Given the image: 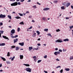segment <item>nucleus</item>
Instances as JSON below:
<instances>
[{"label":"nucleus","instance_id":"9","mask_svg":"<svg viewBox=\"0 0 73 73\" xmlns=\"http://www.w3.org/2000/svg\"><path fill=\"white\" fill-rule=\"evenodd\" d=\"M49 8H44L43 9V11H48V10H49Z\"/></svg>","mask_w":73,"mask_h":73},{"label":"nucleus","instance_id":"24","mask_svg":"<svg viewBox=\"0 0 73 73\" xmlns=\"http://www.w3.org/2000/svg\"><path fill=\"white\" fill-rule=\"evenodd\" d=\"M61 9H62V10H64V9H65V7H64V6H62L61 7Z\"/></svg>","mask_w":73,"mask_h":73},{"label":"nucleus","instance_id":"29","mask_svg":"<svg viewBox=\"0 0 73 73\" xmlns=\"http://www.w3.org/2000/svg\"><path fill=\"white\" fill-rule=\"evenodd\" d=\"M42 19L43 20H44L45 21V20H46V18L45 17H44L42 18Z\"/></svg>","mask_w":73,"mask_h":73},{"label":"nucleus","instance_id":"35","mask_svg":"<svg viewBox=\"0 0 73 73\" xmlns=\"http://www.w3.org/2000/svg\"><path fill=\"white\" fill-rule=\"evenodd\" d=\"M15 56H14L13 58H11V61H13V60H14V58H15Z\"/></svg>","mask_w":73,"mask_h":73},{"label":"nucleus","instance_id":"1","mask_svg":"<svg viewBox=\"0 0 73 73\" xmlns=\"http://www.w3.org/2000/svg\"><path fill=\"white\" fill-rule=\"evenodd\" d=\"M21 5V3L20 2H18L17 3V2H16L11 4V6H16L17 5Z\"/></svg>","mask_w":73,"mask_h":73},{"label":"nucleus","instance_id":"23","mask_svg":"<svg viewBox=\"0 0 73 73\" xmlns=\"http://www.w3.org/2000/svg\"><path fill=\"white\" fill-rule=\"evenodd\" d=\"M7 17L10 19H12V18H11V16L10 15H8Z\"/></svg>","mask_w":73,"mask_h":73},{"label":"nucleus","instance_id":"38","mask_svg":"<svg viewBox=\"0 0 73 73\" xmlns=\"http://www.w3.org/2000/svg\"><path fill=\"white\" fill-rule=\"evenodd\" d=\"M47 35L48 36H50L51 37H52V35H51V34H50V33L48 34H47Z\"/></svg>","mask_w":73,"mask_h":73},{"label":"nucleus","instance_id":"5","mask_svg":"<svg viewBox=\"0 0 73 73\" xmlns=\"http://www.w3.org/2000/svg\"><path fill=\"white\" fill-rule=\"evenodd\" d=\"M2 37L3 38H5V39H7L8 40H9V39L8 38V37H7L6 36H4V35L2 36Z\"/></svg>","mask_w":73,"mask_h":73},{"label":"nucleus","instance_id":"49","mask_svg":"<svg viewBox=\"0 0 73 73\" xmlns=\"http://www.w3.org/2000/svg\"><path fill=\"white\" fill-rule=\"evenodd\" d=\"M60 52H59L58 51L57 52V54H60Z\"/></svg>","mask_w":73,"mask_h":73},{"label":"nucleus","instance_id":"58","mask_svg":"<svg viewBox=\"0 0 73 73\" xmlns=\"http://www.w3.org/2000/svg\"><path fill=\"white\" fill-rule=\"evenodd\" d=\"M37 4L39 5H41V4L40 3H39L38 2H37Z\"/></svg>","mask_w":73,"mask_h":73},{"label":"nucleus","instance_id":"18","mask_svg":"<svg viewBox=\"0 0 73 73\" xmlns=\"http://www.w3.org/2000/svg\"><path fill=\"white\" fill-rule=\"evenodd\" d=\"M15 19H21V17H19V16H17L15 17Z\"/></svg>","mask_w":73,"mask_h":73},{"label":"nucleus","instance_id":"16","mask_svg":"<svg viewBox=\"0 0 73 73\" xmlns=\"http://www.w3.org/2000/svg\"><path fill=\"white\" fill-rule=\"evenodd\" d=\"M24 65H25L26 66H29L30 65L28 64H23Z\"/></svg>","mask_w":73,"mask_h":73},{"label":"nucleus","instance_id":"3","mask_svg":"<svg viewBox=\"0 0 73 73\" xmlns=\"http://www.w3.org/2000/svg\"><path fill=\"white\" fill-rule=\"evenodd\" d=\"M63 41L62 40V39H58L55 41V42H62Z\"/></svg>","mask_w":73,"mask_h":73},{"label":"nucleus","instance_id":"47","mask_svg":"<svg viewBox=\"0 0 73 73\" xmlns=\"http://www.w3.org/2000/svg\"><path fill=\"white\" fill-rule=\"evenodd\" d=\"M29 13V12L28 11H26V14H27V13Z\"/></svg>","mask_w":73,"mask_h":73},{"label":"nucleus","instance_id":"59","mask_svg":"<svg viewBox=\"0 0 73 73\" xmlns=\"http://www.w3.org/2000/svg\"><path fill=\"white\" fill-rule=\"evenodd\" d=\"M44 72L45 73H48V72L45 70L44 71Z\"/></svg>","mask_w":73,"mask_h":73},{"label":"nucleus","instance_id":"14","mask_svg":"<svg viewBox=\"0 0 73 73\" xmlns=\"http://www.w3.org/2000/svg\"><path fill=\"white\" fill-rule=\"evenodd\" d=\"M5 45V43H2L0 44V46H4Z\"/></svg>","mask_w":73,"mask_h":73},{"label":"nucleus","instance_id":"34","mask_svg":"<svg viewBox=\"0 0 73 73\" xmlns=\"http://www.w3.org/2000/svg\"><path fill=\"white\" fill-rule=\"evenodd\" d=\"M41 60H39L38 61L37 63H40V62H41Z\"/></svg>","mask_w":73,"mask_h":73},{"label":"nucleus","instance_id":"25","mask_svg":"<svg viewBox=\"0 0 73 73\" xmlns=\"http://www.w3.org/2000/svg\"><path fill=\"white\" fill-rule=\"evenodd\" d=\"M0 32L1 33V34H3V33H4V31L0 30Z\"/></svg>","mask_w":73,"mask_h":73},{"label":"nucleus","instance_id":"27","mask_svg":"<svg viewBox=\"0 0 73 73\" xmlns=\"http://www.w3.org/2000/svg\"><path fill=\"white\" fill-rule=\"evenodd\" d=\"M29 50L30 51V50H32V49H33V47H29Z\"/></svg>","mask_w":73,"mask_h":73},{"label":"nucleus","instance_id":"37","mask_svg":"<svg viewBox=\"0 0 73 73\" xmlns=\"http://www.w3.org/2000/svg\"><path fill=\"white\" fill-rule=\"evenodd\" d=\"M56 31L57 32H60V29H58L57 30H56Z\"/></svg>","mask_w":73,"mask_h":73},{"label":"nucleus","instance_id":"21","mask_svg":"<svg viewBox=\"0 0 73 73\" xmlns=\"http://www.w3.org/2000/svg\"><path fill=\"white\" fill-rule=\"evenodd\" d=\"M44 31H45L46 32H48V29H44Z\"/></svg>","mask_w":73,"mask_h":73},{"label":"nucleus","instance_id":"46","mask_svg":"<svg viewBox=\"0 0 73 73\" xmlns=\"http://www.w3.org/2000/svg\"><path fill=\"white\" fill-rule=\"evenodd\" d=\"M18 37V35H16L14 36V38H16Z\"/></svg>","mask_w":73,"mask_h":73},{"label":"nucleus","instance_id":"63","mask_svg":"<svg viewBox=\"0 0 73 73\" xmlns=\"http://www.w3.org/2000/svg\"><path fill=\"white\" fill-rule=\"evenodd\" d=\"M66 50H65L64 49H63V52H65V51Z\"/></svg>","mask_w":73,"mask_h":73},{"label":"nucleus","instance_id":"36","mask_svg":"<svg viewBox=\"0 0 73 73\" xmlns=\"http://www.w3.org/2000/svg\"><path fill=\"white\" fill-rule=\"evenodd\" d=\"M18 14L20 15L21 16H23V15L21 13H18Z\"/></svg>","mask_w":73,"mask_h":73},{"label":"nucleus","instance_id":"22","mask_svg":"<svg viewBox=\"0 0 73 73\" xmlns=\"http://www.w3.org/2000/svg\"><path fill=\"white\" fill-rule=\"evenodd\" d=\"M11 49H13V48H16V46H11Z\"/></svg>","mask_w":73,"mask_h":73},{"label":"nucleus","instance_id":"52","mask_svg":"<svg viewBox=\"0 0 73 73\" xmlns=\"http://www.w3.org/2000/svg\"><path fill=\"white\" fill-rule=\"evenodd\" d=\"M37 45H38V46H41V44H40V43H38L37 44Z\"/></svg>","mask_w":73,"mask_h":73},{"label":"nucleus","instance_id":"42","mask_svg":"<svg viewBox=\"0 0 73 73\" xmlns=\"http://www.w3.org/2000/svg\"><path fill=\"white\" fill-rule=\"evenodd\" d=\"M47 58V55H46L44 57V58Z\"/></svg>","mask_w":73,"mask_h":73},{"label":"nucleus","instance_id":"26","mask_svg":"<svg viewBox=\"0 0 73 73\" xmlns=\"http://www.w3.org/2000/svg\"><path fill=\"white\" fill-rule=\"evenodd\" d=\"M54 54H55V56H57V55L58 54H57V52H54Z\"/></svg>","mask_w":73,"mask_h":73},{"label":"nucleus","instance_id":"6","mask_svg":"<svg viewBox=\"0 0 73 73\" xmlns=\"http://www.w3.org/2000/svg\"><path fill=\"white\" fill-rule=\"evenodd\" d=\"M24 42H22V43H19V44L20 45H21V46H24Z\"/></svg>","mask_w":73,"mask_h":73},{"label":"nucleus","instance_id":"57","mask_svg":"<svg viewBox=\"0 0 73 73\" xmlns=\"http://www.w3.org/2000/svg\"><path fill=\"white\" fill-rule=\"evenodd\" d=\"M36 58V56H34L33 57V58Z\"/></svg>","mask_w":73,"mask_h":73},{"label":"nucleus","instance_id":"19","mask_svg":"<svg viewBox=\"0 0 73 73\" xmlns=\"http://www.w3.org/2000/svg\"><path fill=\"white\" fill-rule=\"evenodd\" d=\"M6 63L7 64H11V62L8 61H6Z\"/></svg>","mask_w":73,"mask_h":73},{"label":"nucleus","instance_id":"51","mask_svg":"<svg viewBox=\"0 0 73 73\" xmlns=\"http://www.w3.org/2000/svg\"><path fill=\"white\" fill-rule=\"evenodd\" d=\"M56 61H60V60L58 59V58L56 59Z\"/></svg>","mask_w":73,"mask_h":73},{"label":"nucleus","instance_id":"62","mask_svg":"<svg viewBox=\"0 0 73 73\" xmlns=\"http://www.w3.org/2000/svg\"><path fill=\"white\" fill-rule=\"evenodd\" d=\"M2 66V64H0V68Z\"/></svg>","mask_w":73,"mask_h":73},{"label":"nucleus","instance_id":"50","mask_svg":"<svg viewBox=\"0 0 73 73\" xmlns=\"http://www.w3.org/2000/svg\"><path fill=\"white\" fill-rule=\"evenodd\" d=\"M32 26H31L28 29H32Z\"/></svg>","mask_w":73,"mask_h":73},{"label":"nucleus","instance_id":"7","mask_svg":"<svg viewBox=\"0 0 73 73\" xmlns=\"http://www.w3.org/2000/svg\"><path fill=\"white\" fill-rule=\"evenodd\" d=\"M15 32V29H12L11 31V33H13V34H14V33Z\"/></svg>","mask_w":73,"mask_h":73},{"label":"nucleus","instance_id":"39","mask_svg":"<svg viewBox=\"0 0 73 73\" xmlns=\"http://www.w3.org/2000/svg\"><path fill=\"white\" fill-rule=\"evenodd\" d=\"M58 2V1H54V3H57Z\"/></svg>","mask_w":73,"mask_h":73},{"label":"nucleus","instance_id":"54","mask_svg":"<svg viewBox=\"0 0 73 73\" xmlns=\"http://www.w3.org/2000/svg\"><path fill=\"white\" fill-rule=\"evenodd\" d=\"M12 14H16V13L15 12H12Z\"/></svg>","mask_w":73,"mask_h":73},{"label":"nucleus","instance_id":"30","mask_svg":"<svg viewBox=\"0 0 73 73\" xmlns=\"http://www.w3.org/2000/svg\"><path fill=\"white\" fill-rule=\"evenodd\" d=\"M70 60H73V56L70 57Z\"/></svg>","mask_w":73,"mask_h":73},{"label":"nucleus","instance_id":"28","mask_svg":"<svg viewBox=\"0 0 73 73\" xmlns=\"http://www.w3.org/2000/svg\"><path fill=\"white\" fill-rule=\"evenodd\" d=\"M7 56H10V54L9 53V52H8L7 53Z\"/></svg>","mask_w":73,"mask_h":73},{"label":"nucleus","instance_id":"45","mask_svg":"<svg viewBox=\"0 0 73 73\" xmlns=\"http://www.w3.org/2000/svg\"><path fill=\"white\" fill-rule=\"evenodd\" d=\"M3 25V23H0V26Z\"/></svg>","mask_w":73,"mask_h":73},{"label":"nucleus","instance_id":"4","mask_svg":"<svg viewBox=\"0 0 73 73\" xmlns=\"http://www.w3.org/2000/svg\"><path fill=\"white\" fill-rule=\"evenodd\" d=\"M5 17H6V15H3L2 14H1L0 15V18L3 19V18H5Z\"/></svg>","mask_w":73,"mask_h":73},{"label":"nucleus","instance_id":"17","mask_svg":"<svg viewBox=\"0 0 73 73\" xmlns=\"http://www.w3.org/2000/svg\"><path fill=\"white\" fill-rule=\"evenodd\" d=\"M19 24L20 25H24V22L22 21L21 23H19Z\"/></svg>","mask_w":73,"mask_h":73},{"label":"nucleus","instance_id":"20","mask_svg":"<svg viewBox=\"0 0 73 73\" xmlns=\"http://www.w3.org/2000/svg\"><path fill=\"white\" fill-rule=\"evenodd\" d=\"M65 70L66 71H69V70H70V69L69 68H66L65 69Z\"/></svg>","mask_w":73,"mask_h":73},{"label":"nucleus","instance_id":"13","mask_svg":"<svg viewBox=\"0 0 73 73\" xmlns=\"http://www.w3.org/2000/svg\"><path fill=\"white\" fill-rule=\"evenodd\" d=\"M70 5V3H67V4L66 5V7H69Z\"/></svg>","mask_w":73,"mask_h":73},{"label":"nucleus","instance_id":"40","mask_svg":"<svg viewBox=\"0 0 73 73\" xmlns=\"http://www.w3.org/2000/svg\"><path fill=\"white\" fill-rule=\"evenodd\" d=\"M20 29V28L18 27L17 29V31L19 32Z\"/></svg>","mask_w":73,"mask_h":73},{"label":"nucleus","instance_id":"53","mask_svg":"<svg viewBox=\"0 0 73 73\" xmlns=\"http://www.w3.org/2000/svg\"><path fill=\"white\" fill-rule=\"evenodd\" d=\"M69 18L68 17H66V20H68V19H69Z\"/></svg>","mask_w":73,"mask_h":73},{"label":"nucleus","instance_id":"10","mask_svg":"<svg viewBox=\"0 0 73 73\" xmlns=\"http://www.w3.org/2000/svg\"><path fill=\"white\" fill-rule=\"evenodd\" d=\"M20 59H23L24 56L23 55H20Z\"/></svg>","mask_w":73,"mask_h":73},{"label":"nucleus","instance_id":"33","mask_svg":"<svg viewBox=\"0 0 73 73\" xmlns=\"http://www.w3.org/2000/svg\"><path fill=\"white\" fill-rule=\"evenodd\" d=\"M33 8H35V9H36V8H37V7H36V5H34L33 6Z\"/></svg>","mask_w":73,"mask_h":73},{"label":"nucleus","instance_id":"31","mask_svg":"<svg viewBox=\"0 0 73 73\" xmlns=\"http://www.w3.org/2000/svg\"><path fill=\"white\" fill-rule=\"evenodd\" d=\"M36 33H35L32 36L33 37H35V36H36Z\"/></svg>","mask_w":73,"mask_h":73},{"label":"nucleus","instance_id":"56","mask_svg":"<svg viewBox=\"0 0 73 73\" xmlns=\"http://www.w3.org/2000/svg\"><path fill=\"white\" fill-rule=\"evenodd\" d=\"M59 52H62V50L61 49H60L59 50Z\"/></svg>","mask_w":73,"mask_h":73},{"label":"nucleus","instance_id":"2","mask_svg":"<svg viewBox=\"0 0 73 73\" xmlns=\"http://www.w3.org/2000/svg\"><path fill=\"white\" fill-rule=\"evenodd\" d=\"M25 70L27 71V72H31V70H32L31 69L29 68H26Z\"/></svg>","mask_w":73,"mask_h":73},{"label":"nucleus","instance_id":"8","mask_svg":"<svg viewBox=\"0 0 73 73\" xmlns=\"http://www.w3.org/2000/svg\"><path fill=\"white\" fill-rule=\"evenodd\" d=\"M17 41H18V39L17 38H16V39L14 40V44L15 43L17 42Z\"/></svg>","mask_w":73,"mask_h":73},{"label":"nucleus","instance_id":"44","mask_svg":"<svg viewBox=\"0 0 73 73\" xmlns=\"http://www.w3.org/2000/svg\"><path fill=\"white\" fill-rule=\"evenodd\" d=\"M11 36L12 38H15L14 36H13V35H11Z\"/></svg>","mask_w":73,"mask_h":73},{"label":"nucleus","instance_id":"32","mask_svg":"<svg viewBox=\"0 0 73 73\" xmlns=\"http://www.w3.org/2000/svg\"><path fill=\"white\" fill-rule=\"evenodd\" d=\"M36 32L37 33H38V35H40V32L38 31H36Z\"/></svg>","mask_w":73,"mask_h":73},{"label":"nucleus","instance_id":"41","mask_svg":"<svg viewBox=\"0 0 73 73\" xmlns=\"http://www.w3.org/2000/svg\"><path fill=\"white\" fill-rule=\"evenodd\" d=\"M62 72H63V70L61 69L60 71V72L61 73H62Z\"/></svg>","mask_w":73,"mask_h":73},{"label":"nucleus","instance_id":"61","mask_svg":"<svg viewBox=\"0 0 73 73\" xmlns=\"http://www.w3.org/2000/svg\"><path fill=\"white\" fill-rule=\"evenodd\" d=\"M40 40H41V39H40V38H39L38 39V41H40Z\"/></svg>","mask_w":73,"mask_h":73},{"label":"nucleus","instance_id":"48","mask_svg":"<svg viewBox=\"0 0 73 73\" xmlns=\"http://www.w3.org/2000/svg\"><path fill=\"white\" fill-rule=\"evenodd\" d=\"M58 68H61V66H57V67H56V69H57Z\"/></svg>","mask_w":73,"mask_h":73},{"label":"nucleus","instance_id":"64","mask_svg":"<svg viewBox=\"0 0 73 73\" xmlns=\"http://www.w3.org/2000/svg\"><path fill=\"white\" fill-rule=\"evenodd\" d=\"M55 50H58V48H55Z\"/></svg>","mask_w":73,"mask_h":73},{"label":"nucleus","instance_id":"15","mask_svg":"<svg viewBox=\"0 0 73 73\" xmlns=\"http://www.w3.org/2000/svg\"><path fill=\"white\" fill-rule=\"evenodd\" d=\"M15 48H16L15 50L17 51L18 50H19V49H20V48H19V46L16 47Z\"/></svg>","mask_w":73,"mask_h":73},{"label":"nucleus","instance_id":"55","mask_svg":"<svg viewBox=\"0 0 73 73\" xmlns=\"http://www.w3.org/2000/svg\"><path fill=\"white\" fill-rule=\"evenodd\" d=\"M32 16H31V15L29 17V18H32Z\"/></svg>","mask_w":73,"mask_h":73},{"label":"nucleus","instance_id":"12","mask_svg":"<svg viewBox=\"0 0 73 73\" xmlns=\"http://www.w3.org/2000/svg\"><path fill=\"white\" fill-rule=\"evenodd\" d=\"M1 58L2 60H3V61H6V59H5V58L2 57L1 56Z\"/></svg>","mask_w":73,"mask_h":73},{"label":"nucleus","instance_id":"43","mask_svg":"<svg viewBox=\"0 0 73 73\" xmlns=\"http://www.w3.org/2000/svg\"><path fill=\"white\" fill-rule=\"evenodd\" d=\"M73 28V25L70 27V29H72V28Z\"/></svg>","mask_w":73,"mask_h":73},{"label":"nucleus","instance_id":"60","mask_svg":"<svg viewBox=\"0 0 73 73\" xmlns=\"http://www.w3.org/2000/svg\"><path fill=\"white\" fill-rule=\"evenodd\" d=\"M34 60H35V62H36V58H35L34 59Z\"/></svg>","mask_w":73,"mask_h":73},{"label":"nucleus","instance_id":"11","mask_svg":"<svg viewBox=\"0 0 73 73\" xmlns=\"http://www.w3.org/2000/svg\"><path fill=\"white\" fill-rule=\"evenodd\" d=\"M68 41L69 39L68 38L63 40V41H65V42H66V41Z\"/></svg>","mask_w":73,"mask_h":73}]
</instances>
